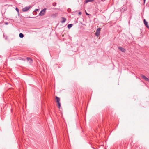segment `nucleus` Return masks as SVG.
<instances>
[{
    "label": "nucleus",
    "instance_id": "obj_1",
    "mask_svg": "<svg viewBox=\"0 0 149 149\" xmlns=\"http://www.w3.org/2000/svg\"><path fill=\"white\" fill-rule=\"evenodd\" d=\"M56 99V102L57 103V106L59 108H60L61 107V104L60 102V99L59 97H57V96H56L55 97Z\"/></svg>",
    "mask_w": 149,
    "mask_h": 149
},
{
    "label": "nucleus",
    "instance_id": "obj_2",
    "mask_svg": "<svg viewBox=\"0 0 149 149\" xmlns=\"http://www.w3.org/2000/svg\"><path fill=\"white\" fill-rule=\"evenodd\" d=\"M46 10V9L45 8H44L42 10L40 13L39 14V15L40 16H42L45 13V11Z\"/></svg>",
    "mask_w": 149,
    "mask_h": 149
},
{
    "label": "nucleus",
    "instance_id": "obj_3",
    "mask_svg": "<svg viewBox=\"0 0 149 149\" xmlns=\"http://www.w3.org/2000/svg\"><path fill=\"white\" fill-rule=\"evenodd\" d=\"M100 29L101 28H99L97 29L95 32V35L96 36L98 37L99 35Z\"/></svg>",
    "mask_w": 149,
    "mask_h": 149
},
{
    "label": "nucleus",
    "instance_id": "obj_4",
    "mask_svg": "<svg viewBox=\"0 0 149 149\" xmlns=\"http://www.w3.org/2000/svg\"><path fill=\"white\" fill-rule=\"evenodd\" d=\"M30 8V6H27L25 7L22 9V10L24 12H26L29 10Z\"/></svg>",
    "mask_w": 149,
    "mask_h": 149
},
{
    "label": "nucleus",
    "instance_id": "obj_5",
    "mask_svg": "<svg viewBox=\"0 0 149 149\" xmlns=\"http://www.w3.org/2000/svg\"><path fill=\"white\" fill-rule=\"evenodd\" d=\"M143 21L145 26H146V27L147 28L149 29V26L148 25V22L146 21V20L145 19H144Z\"/></svg>",
    "mask_w": 149,
    "mask_h": 149
},
{
    "label": "nucleus",
    "instance_id": "obj_6",
    "mask_svg": "<svg viewBox=\"0 0 149 149\" xmlns=\"http://www.w3.org/2000/svg\"><path fill=\"white\" fill-rule=\"evenodd\" d=\"M141 77L143 79H144L145 80L149 81V79L147 78L145 76L142 75Z\"/></svg>",
    "mask_w": 149,
    "mask_h": 149
},
{
    "label": "nucleus",
    "instance_id": "obj_7",
    "mask_svg": "<svg viewBox=\"0 0 149 149\" xmlns=\"http://www.w3.org/2000/svg\"><path fill=\"white\" fill-rule=\"evenodd\" d=\"M118 48L119 49L121 50L123 52H125V49L122 47H118Z\"/></svg>",
    "mask_w": 149,
    "mask_h": 149
},
{
    "label": "nucleus",
    "instance_id": "obj_8",
    "mask_svg": "<svg viewBox=\"0 0 149 149\" xmlns=\"http://www.w3.org/2000/svg\"><path fill=\"white\" fill-rule=\"evenodd\" d=\"M61 19H63V20L61 21V23H64L66 20V18L64 17H61Z\"/></svg>",
    "mask_w": 149,
    "mask_h": 149
},
{
    "label": "nucleus",
    "instance_id": "obj_9",
    "mask_svg": "<svg viewBox=\"0 0 149 149\" xmlns=\"http://www.w3.org/2000/svg\"><path fill=\"white\" fill-rule=\"evenodd\" d=\"M93 1H94V0H86L84 2V4H86L88 2H93Z\"/></svg>",
    "mask_w": 149,
    "mask_h": 149
},
{
    "label": "nucleus",
    "instance_id": "obj_10",
    "mask_svg": "<svg viewBox=\"0 0 149 149\" xmlns=\"http://www.w3.org/2000/svg\"><path fill=\"white\" fill-rule=\"evenodd\" d=\"M19 36L21 38H22L24 37V35L22 33H20L19 34Z\"/></svg>",
    "mask_w": 149,
    "mask_h": 149
},
{
    "label": "nucleus",
    "instance_id": "obj_11",
    "mask_svg": "<svg viewBox=\"0 0 149 149\" xmlns=\"http://www.w3.org/2000/svg\"><path fill=\"white\" fill-rule=\"evenodd\" d=\"M72 25L73 24H68V27L69 29L72 26Z\"/></svg>",
    "mask_w": 149,
    "mask_h": 149
},
{
    "label": "nucleus",
    "instance_id": "obj_12",
    "mask_svg": "<svg viewBox=\"0 0 149 149\" xmlns=\"http://www.w3.org/2000/svg\"><path fill=\"white\" fill-rule=\"evenodd\" d=\"M27 60L28 61H29L30 60L31 61V62L32 61V60L31 58H30L27 57Z\"/></svg>",
    "mask_w": 149,
    "mask_h": 149
},
{
    "label": "nucleus",
    "instance_id": "obj_13",
    "mask_svg": "<svg viewBox=\"0 0 149 149\" xmlns=\"http://www.w3.org/2000/svg\"><path fill=\"white\" fill-rule=\"evenodd\" d=\"M52 5L53 6H55L56 5V3H53Z\"/></svg>",
    "mask_w": 149,
    "mask_h": 149
},
{
    "label": "nucleus",
    "instance_id": "obj_14",
    "mask_svg": "<svg viewBox=\"0 0 149 149\" xmlns=\"http://www.w3.org/2000/svg\"><path fill=\"white\" fill-rule=\"evenodd\" d=\"M36 11H34L33 12V15H36Z\"/></svg>",
    "mask_w": 149,
    "mask_h": 149
},
{
    "label": "nucleus",
    "instance_id": "obj_15",
    "mask_svg": "<svg viewBox=\"0 0 149 149\" xmlns=\"http://www.w3.org/2000/svg\"><path fill=\"white\" fill-rule=\"evenodd\" d=\"M16 10L17 11V12H18L19 11V9H18V8H16Z\"/></svg>",
    "mask_w": 149,
    "mask_h": 149
},
{
    "label": "nucleus",
    "instance_id": "obj_16",
    "mask_svg": "<svg viewBox=\"0 0 149 149\" xmlns=\"http://www.w3.org/2000/svg\"><path fill=\"white\" fill-rule=\"evenodd\" d=\"M53 9L54 10H60V9L59 8H53Z\"/></svg>",
    "mask_w": 149,
    "mask_h": 149
},
{
    "label": "nucleus",
    "instance_id": "obj_17",
    "mask_svg": "<svg viewBox=\"0 0 149 149\" xmlns=\"http://www.w3.org/2000/svg\"><path fill=\"white\" fill-rule=\"evenodd\" d=\"M81 14H82V13H81V12H79V15H81Z\"/></svg>",
    "mask_w": 149,
    "mask_h": 149
},
{
    "label": "nucleus",
    "instance_id": "obj_18",
    "mask_svg": "<svg viewBox=\"0 0 149 149\" xmlns=\"http://www.w3.org/2000/svg\"><path fill=\"white\" fill-rule=\"evenodd\" d=\"M86 15H89V14H88V13L86 12Z\"/></svg>",
    "mask_w": 149,
    "mask_h": 149
},
{
    "label": "nucleus",
    "instance_id": "obj_19",
    "mask_svg": "<svg viewBox=\"0 0 149 149\" xmlns=\"http://www.w3.org/2000/svg\"><path fill=\"white\" fill-rule=\"evenodd\" d=\"M38 11V9H36L35 11H36H36Z\"/></svg>",
    "mask_w": 149,
    "mask_h": 149
},
{
    "label": "nucleus",
    "instance_id": "obj_20",
    "mask_svg": "<svg viewBox=\"0 0 149 149\" xmlns=\"http://www.w3.org/2000/svg\"><path fill=\"white\" fill-rule=\"evenodd\" d=\"M56 14H55L53 15H54L55 16H56Z\"/></svg>",
    "mask_w": 149,
    "mask_h": 149
},
{
    "label": "nucleus",
    "instance_id": "obj_21",
    "mask_svg": "<svg viewBox=\"0 0 149 149\" xmlns=\"http://www.w3.org/2000/svg\"><path fill=\"white\" fill-rule=\"evenodd\" d=\"M8 24V23H7V22H5V24L6 25H7V24Z\"/></svg>",
    "mask_w": 149,
    "mask_h": 149
},
{
    "label": "nucleus",
    "instance_id": "obj_22",
    "mask_svg": "<svg viewBox=\"0 0 149 149\" xmlns=\"http://www.w3.org/2000/svg\"><path fill=\"white\" fill-rule=\"evenodd\" d=\"M146 0H143L144 2H145L146 1Z\"/></svg>",
    "mask_w": 149,
    "mask_h": 149
},
{
    "label": "nucleus",
    "instance_id": "obj_23",
    "mask_svg": "<svg viewBox=\"0 0 149 149\" xmlns=\"http://www.w3.org/2000/svg\"><path fill=\"white\" fill-rule=\"evenodd\" d=\"M93 148V149H95V148Z\"/></svg>",
    "mask_w": 149,
    "mask_h": 149
}]
</instances>
